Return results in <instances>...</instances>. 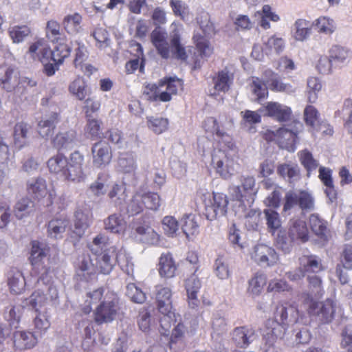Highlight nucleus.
<instances>
[{
  "mask_svg": "<svg viewBox=\"0 0 352 352\" xmlns=\"http://www.w3.org/2000/svg\"><path fill=\"white\" fill-rule=\"evenodd\" d=\"M82 16L78 13L65 16L63 20L64 29L69 34L75 35L82 31Z\"/></svg>",
  "mask_w": 352,
  "mask_h": 352,
  "instance_id": "4c0bfd02",
  "label": "nucleus"
},
{
  "mask_svg": "<svg viewBox=\"0 0 352 352\" xmlns=\"http://www.w3.org/2000/svg\"><path fill=\"white\" fill-rule=\"evenodd\" d=\"M70 226V221L66 217L52 218L47 224V233L51 238L61 239L63 234Z\"/></svg>",
  "mask_w": 352,
  "mask_h": 352,
  "instance_id": "4be33fe9",
  "label": "nucleus"
},
{
  "mask_svg": "<svg viewBox=\"0 0 352 352\" xmlns=\"http://www.w3.org/2000/svg\"><path fill=\"white\" fill-rule=\"evenodd\" d=\"M71 53L70 45L65 43H59L53 51L45 43L40 52L37 58L42 63L52 61L55 63H62L65 58H67Z\"/></svg>",
  "mask_w": 352,
  "mask_h": 352,
  "instance_id": "4468645a",
  "label": "nucleus"
},
{
  "mask_svg": "<svg viewBox=\"0 0 352 352\" xmlns=\"http://www.w3.org/2000/svg\"><path fill=\"white\" fill-rule=\"evenodd\" d=\"M241 186H234L230 188L232 200L243 204L245 200L256 194V181L253 176H242L240 179Z\"/></svg>",
  "mask_w": 352,
  "mask_h": 352,
  "instance_id": "2eb2a0df",
  "label": "nucleus"
},
{
  "mask_svg": "<svg viewBox=\"0 0 352 352\" xmlns=\"http://www.w3.org/2000/svg\"><path fill=\"white\" fill-rule=\"evenodd\" d=\"M152 19L156 28L151 32V39L158 54L163 58L167 59L172 55L177 59L186 60L188 56L185 48L180 43L179 24L173 22L170 25V47L166 39V32L160 28L161 25L166 23V12L161 8H156L153 12Z\"/></svg>",
  "mask_w": 352,
  "mask_h": 352,
  "instance_id": "f257e3e1",
  "label": "nucleus"
},
{
  "mask_svg": "<svg viewBox=\"0 0 352 352\" xmlns=\"http://www.w3.org/2000/svg\"><path fill=\"white\" fill-rule=\"evenodd\" d=\"M92 164L102 169L109 166L113 160V150L109 144L103 140L94 143L91 148Z\"/></svg>",
  "mask_w": 352,
  "mask_h": 352,
  "instance_id": "9b49d317",
  "label": "nucleus"
},
{
  "mask_svg": "<svg viewBox=\"0 0 352 352\" xmlns=\"http://www.w3.org/2000/svg\"><path fill=\"white\" fill-rule=\"evenodd\" d=\"M86 118L87 124L85 126V133L88 135L89 138L91 140H96L100 138L102 124L101 120L91 118Z\"/></svg>",
  "mask_w": 352,
  "mask_h": 352,
  "instance_id": "864d4df0",
  "label": "nucleus"
},
{
  "mask_svg": "<svg viewBox=\"0 0 352 352\" xmlns=\"http://www.w3.org/2000/svg\"><path fill=\"white\" fill-rule=\"evenodd\" d=\"M288 237L298 244L307 242L309 239V232L306 222L300 219H291Z\"/></svg>",
  "mask_w": 352,
  "mask_h": 352,
  "instance_id": "f3484780",
  "label": "nucleus"
},
{
  "mask_svg": "<svg viewBox=\"0 0 352 352\" xmlns=\"http://www.w3.org/2000/svg\"><path fill=\"white\" fill-rule=\"evenodd\" d=\"M299 162L307 172V176L310 177L311 173L317 169L319 163L308 149L301 150L297 153Z\"/></svg>",
  "mask_w": 352,
  "mask_h": 352,
  "instance_id": "c9c22d12",
  "label": "nucleus"
},
{
  "mask_svg": "<svg viewBox=\"0 0 352 352\" xmlns=\"http://www.w3.org/2000/svg\"><path fill=\"white\" fill-rule=\"evenodd\" d=\"M147 126L156 134H161L168 129L169 122L167 118L147 117Z\"/></svg>",
  "mask_w": 352,
  "mask_h": 352,
  "instance_id": "3c124183",
  "label": "nucleus"
},
{
  "mask_svg": "<svg viewBox=\"0 0 352 352\" xmlns=\"http://www.w3.org/2000/svg\"><path fill=\"white\" fill-rule=\"evenodd\" d=\"M84 162V155L76 151L69 157L58 153L47 160V166L51 173L66 182L76 183L83 181L86 177L83 170Z\"/></svg>",
  "mask_w": 352,
  "mask_h": 352,
  "instance_id": "f03ea898",
  "label": "nucleus"
},
{
  "mask_svg": "<svg viewBox=\"0 0 352 352\" xmlns=\"http://www.w3.org/2000/svg\"><path fill=\"white\" fill-rule=\"evenodd\" d=\"M255 330L252 327H236L233 331V340L236 344L242 348L247 347L253 340Z\"/></svg>",
  "mask_w": 352,
  "mask_h": 352,
  "instance_id": "bb28decb",
  "label": "nucleus"
},
{
  "mask_svg": "<svg viewBox=\"0 0 352 352\" xmlns=\"http://www.w3.org/2000/svg\"><path fill=\"white\" fill-rule=\"evenodd\" d=\"M299 267L305 274L317 273L322 270V265L314 255H303L299 258Z\"/></svg>",
  "mask_w": 352,
  "mask_h": 352,
  "instance_id": "e433bc0d",
  "label": "nucleus"
},
{
  "mask_svg": "<svg viewBox=\"0 0 352 352\" xmlns=\"http://www.w3.org/2000/svg\"><path fill=\"white\" fill-rule=\"evenodd\" d=\"M274 318V320H267L265 323V336L271 342L281 338L285 334L286 327L296 322L298 310L289 302L280 301L276 306Z\"/></svg>",
  "mask_w": 352,
  "mask_h": 352,
  "instance_id": "7ed1b4c3",
  "label": "nucleus"
},
{
  "mask_svg": "<svg viewBox=\"0 0 352 352\" xmlns=\"http://www.w3.org/2000/svg\"><path fill=\"white\" fill-rule=\"evenodd\" d=\"M8 285L11 293L21 294L25 287V280L23 273L18 270H11L8 276Z\"/></svg>",
  "mask_w": 352,
  "mask_h": 352,
  "instance_id": "473e14b6",
  "label": "nucleus"
},
{
  "mask_svg": "<svg viewBox=\"0 0 352 352\" xmlns=\"http://www.w3.org/2000/svg\"><path fill=\"white\" fill-rule=\"evenodd\" d=\"M204 128L206 132L217 135L219 139L229 138L228 135L222 129L217 120L214 117L208 118L204 122Z\"/></svg>",
  "mask_w": 352,
  "mask_h": 352,
  "instance_id": "8fccbe9b",
  "label": "nucleus"
},
{
  "mask_svg": "<svg viewBox=\"0 0 352 352\" xmlns=\"http://www.w3.org/2000/svg\"><path fill=\"white\" fill-rule=\"evenodd\" d=\"M251 257L260 265L272 266L278 261V255L275 250L265 244L256 245Z\"/></svg>",
  "mask_w": 352,
  "mask_h": 352,
  "instance_id": "dca6fc26",
  "label": "nucleus"
},
{
  "mask_svg": "<svg viewBox=\"0 0 352 352\" xmlns=\"http://www.w3.org/2000/svg\"><path fill=\"white\" fill-rule=\"evenodd\" d=\"M265 116L274 118L279 122H289L292 120V111L290 107L276 102H268L265 107Z\"/></svg>",
  "mask_w": 352,
  "mask_h": 352,
  "instance_id": "a211bd4d",
  "label": "nucleus"
},
{
  "mask_svg": "<svg viewBox=\"0 0 352 352\" xmlns=\"http://www.w3.org/2000/svg\"><path fill=\"white\" fill-rule=\"evenodd\" d=\"M59 120V114L56 112L51 113L39 121L38 132L43 138H48L54 133L56 124Z\"/></svg>",
  "mask_w": 352,
  "mask_h": 352,
  "instance_id": "c85d7f7f",
  "label": "nucleus"
},
{
  "mask_svg": "<svg viewBox=\"0 0 352 352\" xmlns=\"http://www.w3.org/2000/svg\"><path fill=\"white\" fill-rule=\"evenodd\" d=\"M27 191L30 196L37 200L41 199L49 194L46 182L41 177L29 182L27 185Z\"/></svg>",
  "mask_w": 352,
  "mask_h": 352,
  "instance_id": "72a5a7b5",
  "label": "nucleus"
},
{
  "mask_svg": "<svg viewBox=\"0 0 352 352\" xmlns=\"http://www.w3.org/2000/svg\"><path fill=\"white\" fill-rule=\"evenodd\" d=\"M264 45L266 54L272 52L279 54L285 50V42L283 38L273 35L268 38L267 41L264 43Z\"/></svg>",
  "mask_w": 352,
  "mask_h": 352,
  "instance_id": "a18cd8bd",
  "label": "nucleus"
},
{
  "mask_svg": "<svg viewBox=\"0 0 352 352\" xmlns=\"http://www.w3.org/2000/svg\"><path fill=\"white\" fill-rule=\"evenodd\" d=\"M36 316L33 319L34 331L37 335L44 334L50 327V322L47 311H34Z\"/></svg>",
  "mask_w": 352,
  "mask_h": 352,
  "instance_id": "58836bf2",
  "label": "nucleus"
},
{
  "mask_svg": "<svg viewBox=\"0 0 352 352\" xmlns=\"http://www.w3.org/2000/svg\"><path fill=\"white\" fill-rule=\"evenodd\" d=\"M145 205L142 192H136L129 201L126 206V212L130 216H135L144 211Z\"/></svg>",
  "mask_w": 352,
  "mask_h": 352,
  "instance_id": "ea45409f",
  "label": "nucleus"
},
{
  "mask_svg": "<svg viewBox=\"0 0 352 352\" xmlns=\"http://www.w3.org/2000/svg\"><path fill=\"white\" fill-rule=\"evenodd\" d=\"M197 21L204 35L196 32L192 39L196 45L199 56L201 58H208L212 54L213 50L207 37L214 33V28L210 21V15L208 12H201L197 16Z\"/></svg>",
  "mask_w": 352,
  "mask_h": 352,
  "instance_id": "0eeeda50",
  "label": "nucleus"
},
{
  "mask_svg": "<svg viewBox=\"0 0 352 352\" xmlns=\"http://www.w3.org/2000/svg\"><path fill=\"white\" fill-rule=\"evenodd\" d=\"M70 44L72 45L70 47L74 49L75 58L74 63L75 67H78V65H81L87 59L88 52L85 45L78 41H71Z\"/></svg>",
  "mask_w": 352,
  "mask_h": 352,
  "instance_id": "603ef678",
  "label": "nucleus"
},
{
  "mask_svg": "<svg viewBox=\"0 0 352 352\" xmlns=\"http://www.w3.org/2000/svg\"><path fill=\"white\" fill-rule=\"evenodd\" d=\"M302 304L309 315L320 317L323 323H329L333 318L336 312V306L333 300L327 299L322 302H319L312 298L308 293L301 295Z\"/></svg>",
  "mask_w": 352,
  "mask_h": 352,
  "instance_id": "6e6552de",
  "label": "nucleus"
},
{
  "mask_svg": "<svg viewBox=\"0 0 352 352\" xmlns=\"http://www.w3.org/2000/svg\"><path fill=\"white\" fill-rule=\"evenodd\" d=\"M292 290L290 285L283 279H273L269 282L267 287V292H283Z\"/></svg>",
  "mask_w": 352,
  "mask_h": 352,
  "instance_id": "774afa93",
  "label": "nucleus"
},
{
  "mask_svg": "<svg viewBox=\"0 0 352 352\" xmlns=\"http://www.w3.org/2000/svg\"><path fill=\"white\" fill-rule=\"evenodd\" d=\"M267 277L263 272H258L254 274L248 282V293L252 297L258 296L266 285Z\"/></svg>",
  "mask_w": 352,
  "mask_h": 352,
  "instance_id": "c756f323",
  "label": "nucleus"
},
{
  "mask_svg": "<svg viewBox=\"0 0 352 352\" xmlns=\"http://www.w3.org/2000/svg\"><path fill=\"white\" fill-rule=\"evenodd\" d=\"M200 217L195 214L184 215L181 220L182 229L188 239L197 236L199 233Z\"/></svg>",
  "mask_w": 352,
  "mask_h": 352,
  "instance_id": "a878e982",
  "label": "nucleus"
},
{
  "mask_svg": "<svg viewBox=\"0 0 352 352\" xmlns=\"http://www.w3.org/2000/svg\"><path fill=\"white\" fill-rule=\"evenodd\" d=\"M139 329L143 332L148 333L151 329V314L148 309H142L137 317Z\"/></svg>",
  "mask_w": 352,
  "mask_h": 352,
  "instance_id": "338daca9",
  "label": "nucleus"
},
{
  "mask_svg": "<svg viewBox=\"0 0 352 352\" xmlns=\"http://www.w3.org/2000/svg\"><path fill=\"white\" fill-rule=\"evenodd\" d=\"M295 206H298L303 211L311 210L314 208V199L305 190H300L298 193L287 192L285 197L283 210L285 212L290 210Z\"/></svg>",
  "mask_w": 352,
  "mask_h": 352,
  "instance_id": "f8f14e48",
  "label": "nucleus"
},
{
  "mask_svg": "<svg viewBox=\"0 0 352 352\" xmlns=\"http://www.w3.org/2000/svg\"><path fill=\"white\" fill-rule=\"evenodd\" d=\"M311 34L310 22L304 19H297L292 27V36L294 40L303 42L307 40Z\"/></svg>",
  "mask_w": 352,
  "mask_h": 352,
  "instance_id": "cd10ccee",
  "label": "nucleus"
},
{
  "mask_svg": "<svg viewBox=\"0 0 352 352\" xmlns=\"http://www.w3.org/2000/svg\"><path fill=\"white\" fill-rule=\"evenodd\" d=\"M318 110L312 105H308L304 110V119L306 124L314 131L321 122Z\"/></svg>",
  "mask_w": 352,
  "mask_h": 352,
  "instance_id": "5fc2aeb1",
  "label": "nucleus"
},
{
  "mask_svg": "<svg viewBox=\"0 0 352 352\" xmlns=\"http://www.w3.org/2000/svg\"><path fill=\"white\" fill-rule=\"evenodd\" d=\"M126 296L135 303H143L146 300V294L135 284L129 283L126 286Z\"/></svg>",
  "mask_w": 352,
  "mask_h": 352,
  "instance_id": "0e129e2a",
  "label": "nucleus"
},
{
  "mask_svg": "<svg viewBox=\"0 0 352 352\" xmlns=\"http://www.w3.org/2000/svg\"><path fill=\"white\" fill-rule=\"evenodd\" d=\"M248 82L254 86L253 88H283L278 75L270 69L265 71L261 79L251 77L248 79Z\"/></svg>",
  "mask_w": 352,
  "mask_h": 352,
  "instance_id": "aec40b11",
  "label": "nucleus"
},
{
  "mask_svg": "<svg viewBox=\"0 0 352 352\" xmlns=\"http://www.w3.org/2000/svg\"><path fill=\"white\" fill-rule=\"evenodd\" d=\"M30 262L32 266V272L35 275H39L37 280V287L40 285V281H50L52 277L49 276L50 273V267L44 265L43 260L45 258L50 259V248L38 241L34 240L31 242Z\"/></svg>",
  "mask_w": 352,
  "mask_h": 352,
  "instance_id": "39448f33",
  "label": "nucleus"
},
{
  "mask_svg": "<svg viewBox=\"0 0 352 352\" xmlns=\"http://www.w3.org/2000/svg\"><path fill=\"white\" fill-rule=\"evenodd\" d=\"M294 243L296 241H292L286 236L285 232H281L278 233L276 241L277 248L280 250L284 254L291 252Z\"/></svg>",
  "mask_w": 352,
  "mask_h": 352,
  "instance_id": "69168bd1",
  "label": "nucleus"
},
{
  "mask_svg": "<svg viewBox=\"0 0 352 352\" xmlns=\"http://www.w3.org/2000/svg\"><path fill=\"white\" fill-rule=\"evenodd\" d=\"M196 197L204 206L205 214L208 219L212 220L226 214L229 201L226 194H210L209 192L199 190L197 192Z\"/></svg>",
  "mask_w": 352,
  "mask_h": 352,
  "instance_id": "20e7f679",
  "label": "nucleus"
},
{
  "mask_svg": "<svg viewBox=\"0 0 352 352\" xmlns=\"http://www.w3.org/2000/svg\"><path fill=\"white\" fill-rule=\"evenodd\" d=\"M170 6L175 16H179L184 21L188 20L189 8L184 1L170 0Z\"/></svg>",
  "mask_w": 352,
  "mask_h": 352,
  "instance_id": "680f3d73",
  "label": "nucleus"
},
{
  "mask_svg": "<svg viewBox=\"0 0 352 352\" xmlns=\"http://www.w3.org/2000/svg\"><path fill=\"white\" fill-rule=\"evenodd\" d=\"M50 281H41L44 286L41 288L35 289L31 295L27 298L25 304L34 311H46L47 306L58 297V293L56 287L50 283Z\"/></svg>",
  "mask_w": 352,
  "mask_h": 352,
  "instance_id": "423d86ee",
  "label": "nucleus"
},
{
  "mask_svg": "<svg viewBox=\"0 0 352 352\" xmlns=\"http://www.w3.org/2000/svg\"><path fill=\"white\" fill-rule=\"evenodd\" d=\"M118 310L119 298L116 294L107 292L105 293L104 300L98 305L94 311V321L98 325L111 322L115 319Z\"/></svg>",
  "mask_w": 352,
  "mask_h": 352,
  "instance_id": "1a4fd4ad",
  "label": "nucleus"
},
{
  "mask_svg": "<svg viewBox=\"0 0 352 352\" xmlns=\"http://www.w3.org/2000/svg\"><path fill=\"white\" fill-rule=\"evenodd\" d=\"M314 25L320 33L327 35L333 34L336 29L334 20L328 16L319 17L314 21Z\"/></svg>",
  "mask_w": 352,
  "mask_h": 352,
  "instance_id": "49530a36",
  "label": "nucleus"
},
{
  "mask_svg": "<svg viewBox=\"0 0 352 352\" xmlns=\"http://www.w3.org/2000/svg\"><path fill=\"white\" fill-rule=\"evenodd\" d=\"M294 127L289 129L285 127H280L278 129V133L280 135V139L284 141L283 143H279L282 147L288 148L294 145L298 138V134L299 133V126H302L300 122L296 120H292Z\"/></svg>",
  "mask_w": 352,
  "mask_h": 352,
  "instance_id": "5701e85b",
  "label": "nucleus"
},
{
  "mask_svg": "<svg viewBox=\"0 0 352 352\" xmlns=\"http://www.w3.org/2000/svg\"><path fill=\"white\" fill-rule=\"evenodd\" d=\"M38 342L36 333L30 331H16L14 333V346L20 350L30 349Z\"/></svg>",
  "mask_w": 352,
  "mask_h": 352,
  "instance_id": "b1692460",
  "label": "nucleus"
},
{
  "mask_svg": "<svg viewBox=\"0 0 352 352\" xmlns=\"http://www.w3.org/2000/svg\"><path fill=\"white\" fill-rule=\"evenodd\" d=\"M33 206V202L30 199L22 198L14 206V215L16 218L21 219L30 213Z\"/></svg>",
  "mask_w": 352,
  "mask_h": 352,
  "instance_id": "6e6d98bb",
  "label": "nucleus"
},
{
  "mask_svg": "<svg viewBox=\"0 0 352 352\" xmlns=\"http://www.w3.org/2000/svg\"><path fill=\"white\" fill-rule=\"evenodd\" d=\"M157 270L162 278H170L175 276L177 264L170 252L162 253L159 258Z\"/></svg>",
  "mask_w": 352,
  "mask_h": 352,
  "instance_id": "412c9836",
  "label": "nucleus"
},
{
  "mask_svg": "<svg viewBox=\"0 0 352 352\" xmlns=\"http://www.w3.org/2000/svg\"><path fill=\"white\" fill-rule=\"evenodd\" d=\"M9 35L12 38L13 43H19L24 41L30 33L29 28L26 25L23 26H13L9 29Z\"/></svg>",
  "mask_w": 352,
  "mask_h": 352,
  "instance_id": "e2e57ef3",
  "label": "nucleus"
},
{
  "mask_svg": "<svg viewBox=\"0 0 352 352\" xmlns=\"http://www.w3.org/2000/svg\"><path fill=\"white\" fill-rule=\"evenodd\" d=\"M213 80L214 88H230L233 85L234 74L225 68L217 73Z\"/></svg>",
  "mask_w": 352,
  "mask_h": 352,
  "instance_id": "79ce46f5",
  "label": "nucleus"
},
{
  "mask_svg": "<svg viewBox=\"0 0 352 352\" xmlns=\"http://www.w3.org/2000/svg\"><path fill=\"white\" fill-rule=\"evenodd\" d=\"M308 287L309 289V294L314 299H319L323 296L324 291L322 285V280L320 278L316 275L308 276ZM309 294V292H307Z\"/></svg>",
  "mask_w": 352,
  "mask_h": 352,
  "instance_id": "09e8293b",
  "label": "nucleus"
},
{
  "mask_svg": "<svg viewBox=\"0 0 352 352\" xmlns=\"http://www.w3.org/2000/svg\"><path fill=\"white\" fill-rule=\"evenodd\" d=\"M349 50L340 45H333L329 50V57L335 66L344 64L349 57Z\"/></svg>",
  "mask_w": 352,
  "mask_h": 352,
  "instance_id": "a19ab883",
  "label": "nucleus"
},
{
  "mask_svg": "<svg viewBox=\"0 0 352 352\" xmlns=\"http://www.w3.org/2000/svg\"><path fill=\"white\" fill-rule=\"evenodd\" d=\"M172 295V291L169 287L162 285H157L155 287L157 308L164 315L160 320V326L165 331H168L171 327ZM162 333L165 334L166 332Z\"/></svg>",
  "mask_w": 352,
  "mask_h": 352,
  "instance_id": "9d476101",
  "label": "nucleus"
},
{
  "mask_svg": "<svg viewBox=\"0 0 352 352\" xmlns=\"http://www.w3.org/2000/svg\"><path fill=\"white\" fill-rule=\"evenodd\" d=\"M214 168L221 177L227 179L231 177L234 173L233 160L225 155L222 159H213Z\"/></svg>",
  "mask_w": 352,
  "mask_h": 352,
  "instance_id": "2f4dec72",
  "label": "nucleus"
},
{
  "mask_svg": "<svg viewBox=\"0 0 352 352\" xmlns=\"http://www.w3.org/2000/svg\"><path fill=\"white\" fill-rule=\"evenodd\" d=\"M276 170L280 177L287 179L289 183H293L300 178V170L297 164H280L278 165Z\"/></svg>",
  "mask_w": 352,
  "mask_h": 352,
  "instance_id": "7c9ffc66",
  "label": "nucleus"
},
{
  "mask_svg": "<svg viewBox=\"0 0 352 352\" xmlns=\"http://www.w3.org/2000/svg\"><path fill=\"white\" fill-rule=\"evenodd\" d=\"M157 90V89H148L144 91L142 94V99L148 102L157 101L168 102L171 100L170 94L163 91L159 94Z\"/></svg>",
  "mask_w": 352,
  "mask_h": 352,
  "instance_id": "bf43d9fd",
  "label": "nucleus"
},
{
  "mask_svg": "<svg viewBox=\"0 0 352 352\" xmlns=\"http://www.w3.org/2000/svg\"><path fill=\"white\" fill-rule=\"evenodd\" d=\"M201 287V282L195 274L186 280L185 289L187 294V302L190 309H197L199 305L198 293Z\"/></svg>",
  "mask_w": 352,
  "mask_h": 352,
  "instance_id": "6ab92c4d",
  "label": "nucleus"
},
{
  "mask_svg": "<svg viewBox=\"0 0 352 352\" xmlns=\"http://www.w3.org/2000/svg\"><path fill=\"white\" fill-rule=\"evenodd\" d=\"M125 184H115L108 193L109 199L116 204H121L126 197Z\"/></svg>",
  "mask_w": 352,
  "mask_h": 352,
  "instance_id": "052dcab7",
  "label": "nucleus"
},
{
  "mask_svg": "<svg viewBox=\"0 0 352 352\" xmlns=\"http://www.w3.org/2000/svg\"><path fill=\"white\" fill-rule=\"evenodd\" d=\"M146 210L156 211L162 203V199L158 193L154 192H146L142 193Z\"/></svg>",
  "mask_w": 352,
  "mask_h": 352,
  "instance_id": "13d9d810",
  "label": "nucleus"
},
{
  "mask_svg": "<svg viewBox=\"0 0 352 352\" xmlns=\"http://www.w3.org/2000/svg\"><path fill=\"white\" fill-rule=\"evenodd\" d=\"M105 229L113 233L122 232L126 226V222L120 214H113L104 221Z\"/></svg>",
  "mask_w": 352,
  "mask_h": 352,
  "instance_id": "c03bdc74",
  "label": "nucleus"
},
{
  "mask_svg": "<svg viewBox=\"0 0 352 352\" xmlns=\"http://www.w3.org/2000/svg\"><path fill=\"white\" fill-rule=\"evenodd\" d=\"M46 35L50 41L56 43L57 45L60 42L65 43V36L60 32V24L56 21L51 20L47 22Z\"/></svg>",
  "mask_w": 352,
  "mask_h": 352,
  "instance_id": "37998d69",
  "label": "nucleus"
},
{
  "mask_svg": "<svg viewBox=\"0 0 352 352\" xmlns=\"http://www.w3.org/2000/svg\"><path fill=\"white\" fill-rule=\"evenodd\" d=\"M89 305L82 309V311L85 314H89L91 311V305L100 304L105 297L104 289L102 287L98 288L87 294Z\"/></svg>",
  "mask_w": 352,
  "mask_h": 352,
  "instance_id": "4d7b16f0",
  "label": "nucleus"
},
{
  "mask_svg": "<svg viewBox=\"0 0 352 352\" xmlns=\"http://www.w3.org/2000/svg\"><path fill=\"white\" fill-rule=\"evenodd\" d=\"M263 213L269 232L274 234L275 232L281 226L279 214L272 209H265Z\"/></svg>",
  "mask_w": 352,
  "mask_h": 352,
  "instance_id": "de8ad7c7",
  "label": "nucleus"
},
{
  "mask_svg": "<svg viewBox=\"0 0 352 352\" xmlns=\"http://www.w3.org/2000/svg\"><path fill=\"white\" fill-rule=\"evenodd\" d=\"M309 223L312 232L322 239H327L329 229L327 221L318 214H311L309 217Z\"/></svg>",
  "mask_w": 352,
  "mask_h": 352,
  "instance_id": "f704fd0d",
  "label": "nucleus"
},
{
  "mask_svg": "<svg viewBox=\"0 0 352 352\" xmlns=\"http://www.w3.org/2000/svg\"><path fill=\"white\" fill-rule=\"evenodd\" d=\"M31 126L26 122H17L14 127V144L16 147L21 148L29 143Z\"/></svg>",
  "mask_w": 352,
  "mask_h": 352,
  "instance_id": "393cba45",
  "label": "nucleus"
},
{
  "mask_svg": "<svg viewBox=\"0 0 352 352\" xmlns=\"http://www.w3.org/2000/svg\"><path fill=\"white\" fill-rule=\"evenodd\" d=\"M96 270L98 273L109 274L116 263L120 264V253L116 248H106L100 254H96Z\"/></svg>",
  "mask_w": 352,
  "mask_h": 352,
  "instance_id": "ddd939ff",
  "label": "nucleus"
}]
</instances>
